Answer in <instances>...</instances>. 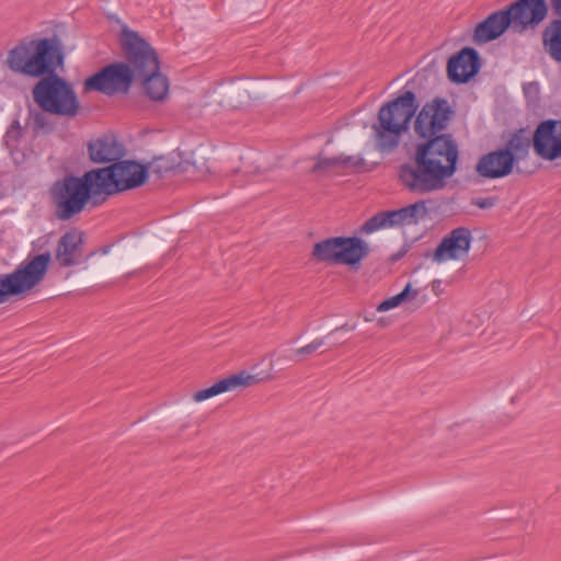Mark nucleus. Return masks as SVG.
Wrapping results in <instances>:
<instances>
[{
    "instance_id": "bb28decb",
    "label": "nucleus",
    "mask_w": 561,
    "mask_h": 561,
    "mask_svg": "<svg viewBox=\"0 0 561 561\" xmlns=\"http://www.w3.org/2000/svg\"><path fill=\"white\" fill-rule=\"evenodd\" d=\"M341 167L359 170L365 165V160L360 156H340Z\"/></svg>"
},
{
    "instance_id": "412c9836",
    "label": "nucleus",
    "mask_w": 561,
    "mask_h": 561,
    "mask_svg": "<svg viewBox=\"0 0 561 561\" xmlns=\"http://www.w3.org/2000/svg\"><path fill=\"white\" fill-rule=\"evenodd\" d=\"M530 147H533V135L527 128L522 127L511 134L503 148L514 156V161L517 163L528 156Z\"/></svg>"
},
{
    "instance_id": "7c9ffc66",
    "label": "nucleus",
    "mask_w": 561,
    "mask_h": 561,
    "mask_svg": "<svg viewBox=\"0 0 561 561\" xmlns=\"http://www.w3.org/2000/svg\"><path fill=\"white\" fill-rule=\"evenodd\" d=\"M398 302L394 298V296L392 297H389L387 299H385L382 302H380L377 307V311L379 312H383V311H388L390 309H393L396 307H398Z\"/></svg>"
},
{
    "instance_id": "c85d7f7f",
    "label": "nucleus",
    "mask_w": 561,
    "mask_h": 561,
    "mask_svg": "<svg viewBox=\"0 0 561 561\" xmlns=\"http://www.w3.org/2000/svg\"><path fill=\"white\" fill-rule=\"evenodd\" d=\"M417 290L413 289L411 284H408L401 293L394 295V298L398 305L400 306L403 301L408 299H414L417 296Z\"/></svg>"
},
{
    "instance_id": "393cba45",
    "label": "nucleus",
    "mask_w": 561,
    "mask_h": 561,
    "mask_svg": "<svg viewBox=\"0 0 561 561\" xmlns=\"http://www.w3.org/2000/svg\"><path fill=\"white\" fill-rule=\"evenodd\" d=\"M341 165V157H333V158H318L317 163L312 167L311 172H322L327 171L332 167Z\"/></svg>"
},
{
    "instance_id": "b1692460",
    "label": "nucleus",
    "mask_w": 561,
    "mask_h": 561,
    "mask_svg": "<svg viewBox=\"0 0 561 561\" xmlns=\"http://www.w3.org/2000/svg\"><path fill=\"white\" fill-rule=\"evenodd\" d=\"M180 165L173 163L165 157L156 158L150 164L151 171L158 175V178L164 176L167 173L175 172Z\"/></svg>"
},
{
    "instance_id": "f03ea898",
    "label": "nucleus",
    "mask_w": 561,
    "mask_h": 561,
    "mask_svg": "<svg viewBox=\"0 0 561 561\" xmlns=\"http://www.w3.org/2000/svg\"><path fill=\"white\" fill-rule=\"evenodd\" d=\"M65 45L53 34L49 37L23 39L8 51L7 66L15 73L39 78L32 89L33 100L45 113L75 117L80 101L72 84L57 73L65 65Z\"/></svg>"
},
{
    "instance_id": "f3484780",
    "label": "nucleus",
    "mask_w": 561,
    "mask_h": 561,
    "mask_svg": "<svg viewBox=\"0 0 561 561\" xmlns=\"http://www.w3.org/2000/svg\"><path fill=\"white\" fill-rule=\"evenodd\" d=\"M512 27L511 16L506 8L489 14L478 23L472 36L473 43L481 45L495 41Z\"/></svg>"
},
{
    "instance_id": "1a4fd4ad",
    "label": "nucleus",
    "mask_w": 561,
    "mask_h": 561,
    "mask_svg": "<svg viewBox=\"0 0 561 561\" xmlns=\"http://www.w3.org/2000/svg\"><path fill=\"white\" fill-rule=\"evenodd\" d=\"M134 82V71L124 61H115L101 68L83 82L84 92H100L107 96L127 94Z\"/></svg>"
},
{
    "instance_id": "f257e3e1",
    "label": "nucleus",
    "mask_w": 561,
    "mask_h": 561,
    "mask_svg": "<svg viewBox=\"0 0 561 561\" xmlns=\"http://www.w3.org/2000/svg\"><path fill=\"white\" fill-rule=\"evenodd\" d=\"M454 115L446 99L426 102L414 121V131L422 141L408 162L398 168V181L413 194L443 190L457 171L459 150L451 134L443 133Z\"/></svg>"
},
{
    "instance_id": "f8f14e48",
    "label": "nucleus",
    "mask_w": 561,
    "mask_h": 561,
    "mask_svg": "<svg viewBox=\"0 0 561 561\" xmlns=\"http://www.w3.org/2000/svg\"><path fill=\"white\" fill-rule=\"evenodd\" d=\"M535 153L546 160L561 158V119L548 118L540 122L533 133Z\"/></svg>"
},
{
    "instance_id": "7ed1b4c3",
    "label": "nucleus",
    "mask_w": 561,
    "mask_h": 561,
    "mask_svg": "<svg viewBox=\"0 0 561 561\" xmlns=\"http://www.w3.org/2000/svg\"><path fill=\"white\" fill-rule=\"evenodd\" d=\"M101 194L103 193L94 169L81 176L66 174L55 181L48 190L55 216L61 221L81 214L92 199L93 205H98L95 198Z\"/></svg>"
},
{
    "instance_id": "423d86ee",
    "label": "nucleus",
    "mask_w": 561,
    "mask_h": 561,
    "mask_svg": "<svg viewBox=\"0 0 561 561\" xmlns=\"http://www.w3.org/2000/svg\"><path fill=\"white\" fill-rule=\"evenodd\" d=\"M102 193L111 196L142 186L149 178V167L136 160H119L116 163L94 169Z\"/></svg>"
},
{
    "instance_id": "c756f323",
    "label": "nucleus",
    "mask_w": 561,
    "mask_h": 561,
    "mask_svg": "<svg viewBox=\"0 0 561 561\" xmlns=\"http://www.w3.org/2000/svg\"><path fill=\"white\" fill-rule=\"evenodd\" d=\"M472 205L478 206L481 209H488L495 205L496 198L495 197H479L472 199Z\"/></svg>"
},
{
    "instance_id": "4be33fe9",
    "label": "nucleus",
    "mask_w": 561,
    "mask_h": 561,
    "mask_svg": "<svg viewBox=\"0 0 561 561\" xmlns=\"http://www.w3.org/2000/svg\"><path fill=\"white\" fill-rule=\"evenodd\" d=\"M145 94L152 101H162L169 92L168 78L158 71H151L140 78Z\"/></svg>"
},
{
    "instance_id": "39448f33",
    "label": "nucleus",
    "mask_w": 561,
    "mask_h": 561,
    "mask_svg": "<svg viewBox=\"0 0 561 561\" xmlns=\"http://www.w3.org/2000/svg\"><path fill=\"white\" fill-rule=\"evenodd\" d=\"M51 254L41 253L21 263L13 272L0 274V304L22 296L37 286L47 274Z\"/></svg>"
},
{
    "instance_id": "0eeeda50",
    "label": "nucleus",
    "mask_w": 561,
    "mask_h": 561,
    "mask_svg": "<svg viewBox=\"0 0 561 561\" xmlns=\"http://www.w3.org/2000/svg\"><path fill=\"white\" fill-rule=\"evenodd\" d=\"M368 254V244L358 237H332L314 243L311 257L327 264L354 266Z\"/></svg>"
},
{
    "instance_id": "2eb2a0df",
    "label": "nucleus",
    "mask_w": 561,
    "mask_h": 561,
    "mask_svg": "<svg viewBox=\"0 0 561 561\" xmlns=\"http://www.w3.org/2000/svg\"><path fill=\"white\" fill-rule=\"evenodd\" d=\"M88 156L93 163L112 164L118 162L126 154L125 145L118 141L112 133L91 139L88 145Z\"/></svg>"
},
{
    "instance_id": "2f4dec72",
    "label": "nucleus",
    "mask_w": 561,
    "mask_h": 561,
    "mask_svg": "<svg viewBox=\"0 0 561 561\" xmlns=\"http://www.w3.org/2000/svg\"><path fill=\"white\" fill-rule=\"evenodd\" d=\"M550 5L554 19H561V0H550Z\"/></svg>"
},
{
    "instance_id": "20e7f679",
    "label": "nucleus",
    "mask_w": 561,
    "mask_h": 561,
    "mask_svg": "<svg viewBox=\"0 0 561 561\" xmlns=\"http://www.w3.org/2000/svg\"><path fill=\"white\" fill-rule=\"evenodd\" d=\"M417 108L416 95L411 90H405L396 99L380 106L377 122L373 124L379 150L392 151L399 146L401 135L410 128Z\"/></svg>"
},
{
    "instance_id": "6ab92c4d",
    "label": "nucleus",
    "mask_w": 561,
    "mask_h": 561,
    "mask_svg": "<svg viewBox=\"0 0 561 561\" xmlns=\"http://www.w3.org/2000/svg\"><path fill=\"white\" fill-rule=\"evenodd\" d=\"M260 381L254 375L248 374L242 370L239 374H233L228 376L219 381L215 382L213 386L198 390L193 394V400L196 402H201L207 399H210L220 393L231 391L238 387H250L256 385Z\"/></svg>"
},
{
    "instance_id": "9b49d317",
    "label": "nucleus",
    "mask_w": 561,
    "mask_h": 561,
    "mask_svg": "<svg viewBox=\"0 0 561 561\" xmlns=\"http://www.w3.org/2000/svg\"><path fill=\"white\" fill-rule=\"evenodd\" d=\"M512 28L523 33L536 30L548 16L549 4L546 0H516L506 7Z\"/></svg>"
},
{
    "instance_id": "cd10ccee",
    "label": "nucleus",
    "mask_w": 561,
    "mask_h": 561,
    "mask_svg": "<svg viewBox=\"0 0 561 561\" xmlns=\"http://www.w3.org/2000/svg\"><path fill=\"white\" fill-rule=\"evenodd\" d=\"M45 112H36L33 116L34 129H47L50 130L51 126L49 125L48 118L44 114Z\"/></svg>"
},
{
    "instance_id": "a211bd4d",
    "label": "nucleus",
    "mask_w": 561,
    "mask_h": 561,
    "mask_svg": "<svg viewBox=\"0 0 561 561\" xmlns=\"http://www.w3.org/2000/svg\"><path fill=\"white\" fill-rule=\"evenodd\" d=\"M83 232L75 229L66 231L59 239L55 259L59 266L70 267L82 262Z\"/></svg>"
},
{
    "instance_id": "9d476101",
    "label": "nucleus",
    "mask_w": 561,
    "mask_h": 561,
    "mask_svg": "<svg viewBox=\"0 0 561 561\" xmlns=\"http://www.w3.org/2000/svg\"><path fill=\"white\" fill-rule=\"evenodd\" d=\"M428 202L420 199L399 209L379 211L364 222L360 231L373 233L382 228L417 225L428 216Z\"/></svg>"
},
{
    "instance_id": "c9c22d12",
    "label": "nucleus",
    "mask_w": 561,
    "mask_h": 561,
    "mask_svg": "<svg viewBox=\"0 0 561 561\" xmlns=\"http://www.w3.org/2000/svg\"><path fill=\"white\" fill-rule=\"evenodd\" d=\"M108 249H110V247H103V248L101 249V252H102L103 254H105V253H107Z\"/></svg>"
},
{
    "instance_id": "dca6fc26",
    "label": "nucleus",
    "mask_w": 561,
    "mask_h": 561,
    "mask_svg": "<svg viewBox=\"0 0 561 561\" xmlns=\"http://www.w3.org/2000/svg\"><path fill=\"white\" fill-rule=\"evenodd\" d=\"M514 156L500 148L495 151H491L483 154L477 165V172L485 179H501L510 175L515 167Z\"/></svg>"
},
{
    "instance_id": "5701e85b",
    "label": "nucleus",
    "mask_w": 561,
    "mask_h": 561,
    "mask_svg": "<svg viewBox=\"0 0 561 561\" xmlns=\"http://www.w3.org/2000/svg\"><path fill=\"white\" fill-rule=\"evenodd\" d=\"M23 135L24 129L22 128L19 119H13L3 136V145L11 153L19 148L20 140Z\"/></svg>"
},
{
    "instance_id": "a878e982",
    "label": "nucleus",
    "mask_w": 561,
    "mask_h": 561,
    "mask_svg": "<svg viewBox=\"0 0 561 561\" xmlns=\"http://www.w3.org/2000/svg\"><path fill=\"white\" fill-rule=\"evenodd\" d=\"M323 343H324L323 339H314L309 344H307V345H305L302 347L297 348L295 351V354L297 356H300V359H304L307 356H309L312 353H314L319 347H321L323 345Z\"/></svg>"
},
{
    "instance_id": "ddd939ff",
    "label": "nucleus",
    "mask_w": 561,
    "mask_h": 561,
    "mask_svg": "<svg viewBox=\"0 0 561 561\" xmlns=\"http://www.w3.org/2000/svg\"><path fill=\"white\" fill-rule=\"evenodd\" d=\"M481 68L479 53L472 47H463L447 62V77L454 83H467Z\"/></svg>"
},
{
    "instance_id": "72a5a7b5",
    "label": "nucleus",
    "mask_w": 561,
    "mask_h": 561,
    "mask_svg": "<svg viewBox=\"0 0 561 561\" xmlns=\"http://www.w3.org/2000/svg\"><path fill=\"white\" fill-rule=\"evenodd\" d=\"M442 282L439 279H434L432 282V290L435 293V295H439L442 293Z\"/></svg>"
},
{
    "instance_id": "473e14b6",
    "label": "nucleus",
    "mask_w": 561,
    "mask_h": 561,
    "mask_svg": "<svg viewBox=\"0 0 561 561\" xmlns=\"http://www.w3.org/2000/svg\"><path fill=\"white\" fill-rule=\"evenodd\" d=\"M407 253H408V248L403 247L397 253L391 255V261L397 262V261L401 260Z\"/></svg>"
},
{
    "instance_id": "aec40b11",
    "label": "nucleus",
    "mask_w": 561,
    "mask_h": 561,
    "mask_svg": "<svg viewBox=\"0 0 561 561\" xmlns=\"http://www.w3.org/2000/svg\"><path fill=\"white\" fill-rule=\"evenodd\" d=\"M545 53L556 62H561V19H552L542 30Z\"/></svg>"
},
{
    "instance_id": "e433bc0d",
    "label": "nucleus",
    "mask_w": 561,
    "mask_h": 561,
    "mask_svg": "<svg viewBox=\"0 0 561 561\" xmlns=\"http://www.w3.org/2000/svg\"><path fill=\"white\" fill-rule=\"evenodd\" d=\"M93 255H94V252H91L89 255L85 256V260H88L89 257H91Z\"/></svg>"
},
{
    "instance_id": "6e6552de",
    "label": "nucleus",
    "mask_w": 561,
    "mask_h": 561,
    "mask_svg": "<svg viewBox=\"0 0 561 561\" xmlns=\"http://www.w3.org/2000/svg\"><path fill=\"white\" fill-rule=\"evenodd\" d=\"M125 65L134 71V79H140L151 71L160 70L156 49L136 31L123 28L119 38Z\"/></svg>"
},
{
    "instance_id": "4468645a",
    "label": "nucleus",
    "mask_w": 561,
    "mask_h": 561,
    "mask_svg": "<svg viewBox=\"0 0 561 561\" xmlns=\"http://www.w3.org/2000/svg\"><path fill=\"white\" fill-rule=\"evenodd\" d=\"M472 241L471 231L466 227H458L446 234L433 253L436 262L459 260L466 256Z\"/></svg>"
},
{
    "instance_id": "f704fd0d",
    "label": "nucleus",
    "mask_w": 561,
    "mask_h": 561,
    "mask_svg": "<svg viewBox=\"0 0 561 561\" xmlns=\"http://www.w3.org/2000/svg\"><path fill=\"white\" fill-rule=\"evenodd\" d=\"M354 328H348L347 324H343L341 327H337L334 331H339V330H353Z\"/></svg>"
}]
</instances>
